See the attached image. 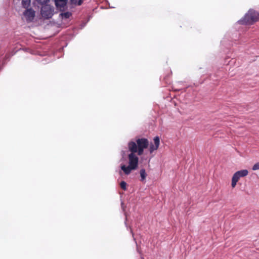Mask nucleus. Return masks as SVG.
<instances>
[{
    "mask_svg": "<svg viewBox=\"0 0 259 259\" xmlns=\"http://www.w3.org/2000/svg\"><path fill=\"white\" fill-rule=\"evenodd\" d=\"M25 8L26 10L23 12V15L25 17L27 22H32L35 17V11L32 8Z\"/></svg>",
    "mask_w": 259,
    "mask_h": 259,
    "instance_id": "nucleus-6",
    "label": "nucleus"
},
{
    "mask_svg": "<svg viewBox=\"0 0 259 259\" xmlns=\"http://www.w3.org/2000/svg\"><path fill=\"white\" fill-rule=\"evenodd\" d=\"M120 186L123 190H126V183L124 181L121 182Z\"/></svg>",
    "mask_w": 259,
    "mask_h": 259,
    "instance_id": "nucleus-12",
    "label": "nucleus"
},
{
    "mask_svg": "<svg viewBox=\"0 0 259 259\" xmlns=\"http://www.w3.org/2000/svg\"><path fill=\"white\" fill-rule=\"evenodd\" d=\"M252 170H259V162L254 164L252 167Z\"/></svg>",
    "mask_w": 259,
    "mask_h": 259,
    "instance_id": "nucleus-14",
    "label": "nucleus"
},
{
    "mask_svg": "<svg viewBox=\"0 0 259 259\" xmlns=\"http://www.w3.org/2000/svg\"><path fill=\"white\" fill-rule=\"evenodd\" d=\"M72 5L80 6L82 3V0H70Z\"/></svg>",
    "mask_w": 259,
    "mask_h": 259,
    "instance_id": "nucleus-11",
    "label": "nucleus"
},
{
    "mask_svg": "<svg viewBox=\"0 0 259 259\" xmlns=\"http://www.w3.org/2000/svg\"><path fill=\"white\" fill-rule=\"evenodd\" d=\"M149 145V142L147 139L141 138L137 139L135 142L130 141L128 143V148L131 152L137 153L139 156L142 155L144 150L147 149Z\"/></svg>",
    "mask_w": 259,
    "mask_h": 259,
    "instance_id": "nucleus-1",
    "label": "nucleus"
},
{
    "mask_svg": "<svg viewBox=\"0 0 259 259\" xmlns=\"http://www.w3.org/2000/svg\"><path fill=\"white\" fill-rule=\"evenodd\" d=\"M68 0H55L57 8H63L66 5Z\"/></svg>",
    "mask_w": 259,
    "mask_h": 259,
    "instance_id": "nucleus-8",
    "label": "nucleus"
},
{
    "mask_svg": "<svg viewBox=\"0 0 259 259\" xmlns=\"http://www.w3.org/2000/svg\"><path fill=\"white\" fill-rule=\"evenodd\" d=\"M39 4L43 5L48 3L50 0H35Z\"/></svg>",
    "mask_w": 259,
    "mask_h": 259,
    "instance_id": "nucleus-13",
    "label": "nucleus"
},
{
    "mask_svg": "<svg viewBox=\"0 0 259 259\" xmlns=\"http://www.w3.org/2000/svg\"><path fill=\"white\" fill-rule=\"evenodd\" d=\"M248 174V171L247 169H242L236 171L233 176L232 178L231 186L232 188L235 187L237 183L241 178L244 177Z\"/></svg>",
    "mask_w": 259,
    "mask_h": 259,
    "instance_id": "nucleus-4",
    "label": "nucleus"
},
{
    "mask_svg": "<svg viewBox=\"0 0 259 259\" xmlns=\"http://www.w3.org/2000/svg\"><path fill=\"white\" fill-rule=\"evenodd\" d=\"M140 176L141 177V181H143L144 180H145V179L147 176L146 171L144 169H142L140 170Z\"/></svg>",
    "mask_w": 259,
    "mask_h": 259,
    "instance_id": "nucleus-9",
    "label": "nucleus"
},
{
    "mask_svg": "<svg viewBox=\"0 0 259 259\" xmlns=\"http://www.w3.org/2000/svg\"><path fill=\"white\" fill-rule=\"evenodd\" d=\"M41 15L44 18L49 19L53 15V10L49 6H43L41 9Z\"/></svg>",
    "mask_w": 259,
    "mask_h": 259,
    "instance_id": "nucleus-5",
    "label": "nucleus"
},
{
    "mask_svg": "<svg viewBox=\"0 0 259 259\" xmlns=\"http://www.w3.org/2000/svg\"><path fill=\"white\" fill-rule=\"evenodd\" d=\"M259 20V13L253 10H249L244 17L238 22L240 24L252 25Z\"/></svg>",
    "mask_w": 259,
    "mask_h": 259,
    "instance_id": "nucleus-3",
    "label": "nucleus"
},
{
    "mask_svg": "<svg viewBox=\"0 0 259 259\" xmlns=\"http://www.w3.org/2000/svg\"><path fill=\"white\" fill-rule=\"evenodd\" d=\"M136 152H131L128 155V165H122L121 169L123 171L124 173L128 175L132 170H135L138 168L139 158L136 155Z\"/></svg>",
    "mask_w": 259,
    "mask_h": 259,
    "instance_id": "nucleus-2",
    "label": "nucleus"
},
{
    "mask_svg": "<svg viewBox=\"0 0 259 259\" xmlns=\"http://www.w3.org/2000/svg\"><path fill=\"white\" fill-rule=\"evenodd\" d=\"M154 144H149V151L150 153H152L154 151L156 150L160 145V139L159 137L156 136L153 139Z\"/></svg>",
    "mask_w": 259,
    "mask_h": 259,
    "instance_id": "nucleus-7",
    "label": "nucleus"
},
{
    "mask_svg": "<svg viewBox=\"0 0 259 259\" xmlns=\"http://www.w3.org/2000/svg\"><path fill=\"white\" fill-rule=\"evenodd\" d=\"M60 15L62 17V18L67 19L71 16V13L69 12H67L65 13H62L60 14Z\"/></svg>",
    "mask_w": 259,
    "mask_h": 259,
    "instance_id": "nucleus-10",
    "label": "nucleus"
}]
</instances>
